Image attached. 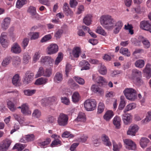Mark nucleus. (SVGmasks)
Segmentation results:
<instances>
[{"mask_svg": "<svg viewBox=\"0 0 151 151\" xmlns=\"http://www.w3.org/2000/svg\"><path fill=\"white\" fill-rule=\"evenodd\" d=\"M63 80V74L60 72L56 73L54 78V81L56 83H59L61 82Z\"/></svg>", "mask_w": 151, "mask_h": 151, "instance_id": "5701e85b", "label": "nucleus"}, {"mask_svg": "<svg viewBox=\"0 0 151 151\" xmlns=\"http://www.w3.org/2000/svg\"><path fill=\"white\" fill-rule=\"evenodd\" d=\"M120 52L125 56L129 57L130 55V52L128 51L127 48L121 47L120 50Z\"/></svg>", "mask_w": 151, "mask_h": 151, "instance_id": "4c0bfd02", "label": "nucleus"}, {"mask_svg": "<svg viewBox=\"0 0 151 151\" xmlns=\"http://www.w3.org/2000/svg\"><path fill=\"white\" fill-rule=\"evenodd\" d=\"M96 32L98 34L103 35L105 36L106 35V33L101 27H98L96 29Z\"/></svg>", "mask_w": 151, "mask_h": 151, "instance_id": "864d4df0", "label": "nucleus"}, {"mask_svg": "<svg viewBox=\"0 0 151 151\" xmlns=\"http://www.w3.org/2000/svg\"><path fill=\"white\" fill-rule=\"evenodd\" d=\"M79 99L80 96L79 93L77 92H74L72 96L73 102L74 103H76L79 101Z\"/></svg>", "mask_w": 151, "mask_h": 151, "instance_id": "58836bf2", "label": "nucleus"}, {"mask_svg": "<svg viewBox=\"0 0 151 151\" xmlns=\"http://www.w3.org/2000/svg\"><path fill=\"white\" fill-rule=\"evenodd\" d=\"M61 142L59 139L55 140L52 141L51 146L52 147H53L54 146H56L58 145H61Z\"/></svg>", "mask_w": 151, "mask_h": 151, "instance_id": "338daca9", "label": "nucleus"}, {"mask_svg": "<svg viewBox=\"0 0 151 151\" xmlns=\"http://www.w3.org/2000/svg\"><path fill=\"white\" fill-rule=\"evenodd\" d=\"M136 106V105L134 104H130L126 106V107L124 110V113H126L127 111L135 108Z\"/></svg>", "mask_w": 151, "mask_h": 151, "instance_id": "ea45409f", "label": "nucleus"}, {"mask_svg": "<svg viewBox=\"0 0 151 151\" xmlns=\"http://www.w3.org/2000/svg\"><path fill=\"white\" fill-rule=\"evenodd\" d=\"M68 120V117L67 115L62 113L59 115L57 122L59 125L64 126L67 124Z\"/></svg>", "mask_w": 151, "mask_h": 151, "instance_id": "20e7f679", "label": "nucleus"}, {"mask_svg": "<svg viewBox=\"0 0 151 151\" xmlns=\"http://www.w3.org/2000/svg\"><path fill=\"white\" fill-rule=\"evenodd\" d=\"M36 92L35 90L27 89L24 91V94L27 96H31L34 94Z\"/></svg>", "mask_w": 151, "mask_h": 151, "instance_id": "de8ad7c7", "label": "nucleus"}, {"mask_svg": "<svg viewBox=\"0 0 151 151\" xmlns=\"http://www.w3.org/2000/svg\"><path fill=\"white\" fill-rule=\"evenodd\" d=\"M7 33L3 32L1 33L0 38V42L4 47H7L9 44V41L6 39Z\"/></svg>", "mask_w": 151, "mask_h": 151, "instance_id": "0eeeda50", "label": "nucleus"}, {"mask_svg": "<svg viewBox=\"0 0 151 151\" xmlns=\"http://www.w3.org/2000/svg\"><path fill=\"white\" fill-rule=\"evenodd\" d=\"M73 78L80 85H83L85 83L84 80L82 78L78 77L75 76L73 77Z\"/></svg>", "mask_w": 151, "mask_h": 151, "instance_id": "4d7b16f0", "label": "nucleus"}, {"mask_svg": "<svg viewBox=\"0 0 151 151\" xmlns=\"http://www.w3.org/2000/svg\"><path fill=\"white\" fill-rule=\"evenodd\" d=\"M151 120V111H149L147 112V116L146 118L142 122L144 123H146L147 122H150Z\"/></svg>", "mask_w": 151, "mask_h": 151, "instance_id": "5fc2aeb1", "label": "nucleus"}, {"mask_svg": "<svg viewBox=\"0 0 151 151\" xmlns=\"http://www.w3.org/2000/svg\"><path fill=\"white\" fill-rule=\"evenodd\" d=\"M63 33V31L62 29H59L55 34V36L57 39L60 38L61 37L62 34Z\"/></svg>", "mask_w": 151, "mask_h": 151, "instance_id": "e2e57ef3", "label": "nucleus"}, {"mask_svg": "<svg viewBox=\"0 0 151 151\" xmlns=\"http://www.w3.org/2000/svg\"><path fill=\"white\" fill-rule=\"evenodd\" d=\"M138 39L140 42L143 43L145 47L146 48H149L150 46V42L146 38L142 36H140L138 37Z\"/></svg>", "mask_w": 151, "mask_h": 151, "instance_id": "4be33fe9", "label": "nucleus"}, {"mask_svg": "<svg viewBox=\"0 0 151 151\" xmlns=\"http://www.w3.org/2000/svg\"><path fill=\"white\" fill-rule=\"evenodd\" d=\"M31 59V57L28 54H25L23 56V61L24 63L27 64L28 63L29 60Z\"/></svg>", "mask_w": 151, "mask_h": 151, "instance_id": "bf43d9fd", "label": "nucleus"}, {"mask_svg": "<svg viewBox=\"0 0 151 151\" xmlns=\"http://www.w3.org/2000/svg\"><path fill=\"white\" fill-rule=\"evenodd\" d=\"M123 142L126 145V148L129 150H135L136 149V146L134 142L132 140L129 139H123Z\"/></svg>", "mask_w": 151, "mask_h": 151, "instance_id": "6e6552de", "label": "nucleus"}, {"mask_svg": "<svg viewBox=\"0 0 151 151\" xmlns=\"http://www.w3.org/2000/svg\"><path fill=\"white\" fill-rule=\"evenodd\" d=\"M132 117L129 114H124L122 115V119L124 123L127 125L131 122Z\"/></svg>", "mask_w": 151, "mask_h": 151, "instance_id": "dca6fc26", "label": "nucleus"}, {"mask_svg": "<svg viewBox=\"0 0 151 151\" xmlns=\"http://www.w3.org/2000/svg\"><path fill=\"white\" fill-rule=\"evenodd\" d=\"M25 136L27 142L33 141L35 139V136L33 134H28Z\"/></svg>", "mask_w": 151, "mask_h": 151, "instance_id": "680f3d73", "label": "nucleus"}, {"mask_svg": "<svg viewBox=\"0 0 151 151\" xmlns=\"http://www.w3.org/2000/svg\"><path fill=\"white\" fill-rule=\"evenodd\" d=\"M20 81L19 76L18 74H17L13 76L12 80V83L14 86H18L21 85Z\"/></svg>", "mask_w": 151, "mask_h": 151, "instance_id": "b1692460", "label": "nucleus"}, {"mask_svg": "<svg viewBox=\"0 0 151 151\" xmlns=\"http://www.w3.org/2000/svg\"><path fill=\"white\" fill-rule=\"evenodd\" d=\"M11 59L12 58L10 56H8L4 58L1 63L2 66L6 67L11 62Z\"/></svg>", "mask_w": 151, "mask_h": 151, "instance_id": "72a5a7b5", "label": "nucleus"}, {"mask_svg": "<svg viewBox=\"0 0 151 151\" xmlns=\"http://www.w3.org/2000/svg\"><path fill=\"white\" fill-rule=\"evenodd\" d=\"M61 102L63 104L68 105L70 103L69 99L66 97L61 98Z\"/></svg>", "mask_w": 151, "mask_h": 151, "instance_id": "774afa93", "label": "nucleus"}, {"mask_svg": "<svg viewBox=\"0 0 151 151\" xmlns=\"http://www.w3.org/2000/svg\"><path fill=\"white\" fill-rule=\"evenodd\" d=\"M81 53V49L80 47H76L74 48L72 52V54L74 58H78L79 57Z\"/></svg>", "mask_w": 151, "mask_h": 151, "instance_id": "bb28decb", "label": "nucleus"}, {"mask_svg": "<svg viewBox=\"0 0 151 151\" xmlns=\"http://www.w3.org/2000/svg\"><path fill=\"white\" fill-rule=\"evenodd\" d=\"M134 9L136 13L141 14L144 12L145 9L144 7L141 8L140 6H138L136 8H134Z\"/></svg>", "mask_w": 151, "mask_h": 151, "instance_id": "69168bd1", "label": "nucleus"}, {"mask_svg": "<svg viewBox=\"0 0 151 151\" xmlns=\"http://www.w3.org/2000/svg\"><path fill=\"white\" fill-rule=\"evenodd\" d=\"M91 16L90 15H87L84 18L83 22L86 25L88 26L91 24Z\"/></svg>", "mask_w": 151, "mask_h": 151, "instance_id": "e433bc0d", "label": "nucleus"}, {"mask_svg": "<svg viewBox=\"0 0 151 151\" xmlns=\"http://www.w3.org/2000/svg\"><path fill=\"white\" fill-rule=\"evenodd\" d=\"M139 129L138 127L136 124L131 125L127 132V134L130 135H135Z\"/></svg>", "mask_w": 151, "mask_h": 151, "instance_id": "9b49d317", "label": "nucleus"}, {"mask_svg": "<svg viewBox=\"0 0 151 151\" xmlns=\"http://www.w3.org/2000/svg\"><path fill=\"white\" fill-rule=\"evenodd\" d=\"M34 76L33 73H30L29 71L26 72L23 80L24 83L26 84L30 83L33 80Z\"/></svg>", "mask_w": 151, "mask_h": 151, "instance_id": "1a4fd4ad", "label": "nucleus"}, {"mask_svg": "<svg viewBox=\"0 0 151 151\" xmlns=\"http://www.w3.org/2000/svg\"><path fill=\"white\" fill-rule=\"evenodd\" d=\"M101 138L104 144L105 145L109 147L111 146V143L110 142L108 136L106 134H103L102 135Z\"/></svg>", "mask_w": 151, "mask_h": 151, "instance_id": "412c9836", "label": "nucleus"}, {"mask_svg": "<svg viewBox=\"0 0 151 151\" xmlns=\"http://www.w3.org/2000/svg\"><path fill=\"white\" fill-rule=\"evenodd\" d=\"M112 142L113 146V150L114 151H119L122 147L121 144L120 143L117 144L114 140H112Z\"/></svg>", "mask_w": 151, "mask_h": 151, "instance_id": "473e14b6", "label": "nucleus"}, {"mask_svg": "<svg viewBox=\"0 0 151 151\" xmlns=\"http://www.w3.org/2000/svg\"><path fill=\"white\" fill-rule=\"evenodd\" d=\"M47 80L48 79L47 78H40L36 80L35 84L37 85L45 84L47 83Z\"/></svg>", "mask_w": 151, "mask_h": 151, "instance_id": "2f4dec72", "label": "nucleus"}, {"mask_svg": "<svg viewBox=\"0 0 151 151\" xmlns=\"http://www.w3.org/2000/svg\"><path fill=\"white\" fill-rule=\"evenodd\" d=\"M113 112L111 111H107L104 116V119L106 121H109L113 116Z\"/></svg>", "mask_w": 151, "mask_h": 151, "instance_id": "7c9ffc66", "label": "nucleus"}, {"mask_svg": "<svg viewBox=\"0 0 151 151\" xmlns=\"http://www.w3.org/2000/svg\"><path fill=\"white\" fill-rule=\"evenodd\" d=\"M48 54H52L57 52L58 50V46L56 44H52L47 48Z\"/></svg>", "mask_w": 151, "mask_h": 151, "instance_id": "9d476101", "label": "nucleus"}, {"mask_svg": "<svg viewBox=\"0 0 151 151\" xmlns=\"http://www.w3.org/2000/svg\"><path fill=\"white\" fill-rule=\"evenodd\" d=\"M62 136L63 137H66L71 138L74 137V135L72 134H70V132L66 131L64 132L62 134Z\"/></svg>", "mask_w": 151, "mask_h": 151, "instance_id": "603ef678", "label": "nucleus"}, {"mask_svg": "<svg viewBox=\"0 0 151 151\" xmlns=\"http://www.w3.org/2000/svg\"><path fill=\"white\" fill-rule=\"evenodd\" d=\"M11 143L12 141L8 139H6L2 141L0 143V151H6Z\"/></svg>", "mask_w": 151, "mask_h": 151, "instance_id": "39448f33", "label": "nucleus"}, {"mask_svg": "<svg viewBox=\"0 0 151 151\" xmlns=\"http://www.w3.org/2000/svg\"><path fill=\"white\" fill-rule=\"evenodd\" d=\"M44 70L43 67H40L39 68L37 74L36 75V77H38L41 76H44Z\"/></svg>", "mask_w": 151, "mask_h": 151, "instance_id": "8fccbe9b", "label": "nucleus"}, {"mask_svg": "<svg viewBox=\"0 0 151 151\" xmlns=\"http://www.w3.org/2000/svg\"><path fill=\"white\" fill-rule=\"evenodd\" d=\"M26 146L25 145H23L20 143H17L14 146L13 149H17L18 151H21Z\"/></svg>", "mask_w": 151, "mask_h": 151, "instance_id": "c9c22d12", "label": "nucleus"}, {"mask_svg": "<svg viewBox=\"0 0 151 151\" xmlns=\"http://www.w3.org/2000/svg\"><path fill=\"white\" fill-rule=\"evenodd\" d=\"M131 76L133 79L139 77H142V73L139 70L134 69L132 70Z\"/></svg>", "mask_w": 151, "mask_h": 151, "instance_id": "a211bd4d", "label": "nucleus"}, {"mask_svg": "<svg viewBox=\"0 0 151 151\" xmlns=\"http://www.w3.org/2000/svg\"><path fill=\"white\" fill-rule=\"evenodd\" d=\"M100 19L101 24L107 29L111 30L114 28L113 33L115 34L119 32L123 25L122 21H119L116 23L115 20L109 15H103Z\"/></svg>", "mask_w": 151, "mask_h": 151, "instance_id": "f257e3e1", "label": "nucleus"}, {"mask_svg": "<svg viewBox=\"0 0 151 151\" xmlns=\"http://www.w3.org/2000/svg\"><path fill=\"white\" fill-rule=\"evenodd\" d=\"M26 3V0H18L16 3V7L20 9Z\"/></svg>", "mask_w": 151, "mask_h": 151, "instance_id": "a19ab883", "label": "nucleus"}, {"mask_svg": "<svg viewBox=\"0 0 151 151\" xmlns=\"http://www.w3.org/2000/svg\"><path fill=\"white\" fill-rule=\"evenodd\" d=\"M22 112L24 115H30L31 111L29 110L28 106L26 104H24L22 106Z\"/></svg>", "mask_w": 151, "mask_h": 151, "instance_id": "393cba45", "label": "nucleus"}, {"mask_svg": "<svg viewBox=\"0 0 151 151\" xmlns=\"http://www.w3.org/2000/svg\"><path fill=\"white\" fill-rule=\"evenodd\" d=\"M27 12L32 18H37L38 17V14L37 13L36 8L35 7L30 6L28 8Z\"/></svg>", "mask_w": 151, "mask_h": 151, "instance_id": "f8f14e48", "label": "nucleus"}, {"mask_svg": "<svg viewBox=\"0 0 151 151\" xmlns=\"http://www.w3.org/2000/svg\"><path fill=\"white\" fill-rule=\"evenodd\" d=\"M150 140L148 138L143 137L141 138L140 141V145L142 148H144L147 146Z\"/></svg>", "mask_w": 151, "mask_h": 151, "instance_id": "a878e982", "label": "nucleus"}, {"mask_svg": "<svg viewBox=\"0 0 151 151\" xmlns=\"http://www.w3.org/2000/svg\"><path fill=\"white\" fill-rule=\"evenodd\" d=\"M52 69L51 68H47L44 71V76L46 77H49L52 75Z\"/></svg>", "mask_w": 151, "mask_h": 151, "instance_id": "49530a36", "label": "nucleus"}, {"mask_svg": "<svg viewBox=\"0 0 151 151\" xmlns=\"http://www.w3.org/2000/svg\"><path fill=\"white\" fill-rule=\"evenodd\" d=\"M123 93L126 98L129 100L134 101L137 98V91L132 88H126Z\"/></svg>", "mask_w": 151, "mask_h": 151, "instance_id": "f03ea898", "label": "nucleus"}, {"mask_svg": "<svg viewBox=\"0 0 151 151\" xmlns=\"http://www.w3.org/2000/svg\"><path fill=\"white\" fill-rule=\"evenodd\" d=\"M11 21L10 18L7 17L5 18L1 24V28L3 30L7 29L10 24Z\"/></svg>", "mask_w": 151, "mask_h": 151, "instance_id": "f3484780", "label": "nucleus"}, {"mask_svg": "<svg viewBox=\"0 0 151 151\" xmlns=\"http://www.w3.org/2000/svg\"><path fill=\"white\" fill-rule=\"evenodd\" d=\"M13 116L15 120L18 121L20 124H22L25 120V119L23 117L20 116L16 114H14Z\"/></svg>", "mask_w": 151, "mask_h": 151, "instance_id": "f704fd0d", "label": "nucleus"}, {"mask_svg": "<svg viewBox=\"0 0 151 151\" xmlns=\"http://www.w3.org/2000/svg\"><path fill=\"white\" fill-rule=\"evenodd\" d=\"M145 64V61L142 59H139L136 60L134 63L135 67L139 68H143Z\"/></svg>", "mask_w": 151, "mask_h": 151, "instance_id": "c85d7f7f", "label": "nucleus"}, {"mask_svg": "<svg viewBox=\"0 0 151 151\" xmlns=\"http://www.w3.org/2000/svg\"><path fill=\"white\" fill-rule=\"evenodd\" d=\"M142 77H139L136 78L133 80L136 83V84L138 86L141 85L143 84V81L142 79Z\"/></svg>", "mask_w": 151, "mask_h": 151, "instance_id": "13d9d810", "label": "nucleus"}, {"mask_svg": "<svg viewBox=\"0 0 151 151\" xmlns=\"http://www.w3.org/2000/svg\"><path fill=\"white\" fill-rule=\"evenodd\" d=\"M41 115V112L37 109H35L32 114V116L35 118H39Z\"/></svg>", "mask_w": 151, "mask_h": 151, "instance_id": "3c124183", "label": "nucleus"}, {"mask_svg": "<svg viewBox=\"0 0 151 151\" xmlns=\"http://www.w3.org/2000/svg\"><path fill=\"white\" fill-rule=\"evenodd\" d=\"M91 90L93 92L101 94L103 92L102 89L97 85L93 84L91 86Z\"/></svg>", "mask_w": 151, "mask_h": 151, "instance_id": "6ab92c4d", "label": "nucleus"}, {"mask_svg": "<svg viewBox=\"0 0 151 151\" xmlns=\"http://www.w3.org/2000/svg\"><path fill=\"white\" fill-rule=\"evenodd\" d=\"M104 109V104L102 103H99L98 108V112L100 114L103 111Z\"/></svg>", "mask_w": 151, "mask_h": 151, "instance_id": "6e6d98bb", "label": "nucleus"}, {"mask_svg": "<svg viewBox=\"0 0 151 151\" xmlns=\"http://www.w3.org/2000/svg\"><path fill=\"white\" fill-rule=\"evenodd\" d=\"M63 58L62 53L61 52L59 53L58 56L55 61V64L56 65H58L59 63L62 60Z\"/></svg>", "mask_w": 151, "mask_h": 151, "instance_id": "37998d69", "label": "nucleus"}, {"mask_svg": "<svg viewBox=\"0 0 151 151\" xmlns=\"http://www.w3.org/2000/svg\"><path fill=\"white\" fill-rule=\"evenodd\" d=\"M57 100V98L56 97L52 96L49 97L47 99H46L42 100V103L44 106H46L50 103L56 101Z\"/></svg>", "mask_w": 151, "mask_h": 151, "instance_id": "ddd939ff", "label": "nucleus"}, {"mask_svg": "<svg viewBox=\"0 0 151 151\" xmlns=\"http://www.w3.org/2000/svg\"><path fill=\"white\" fill-rule=\"evenodd\" d=\"M99 73L103 75H105L107 72L106 69V67L103 65L102 64L100 65V67L99 70Z\"/></svg>", "mask_w": 151, "mask_h": 151, "instance_id": "09e8293b", "label": "nucleus"}, {"mask_svg": "<svg viewBox=\"0 0 151 151\" xmlns=\"http://www.w3.org/2000/svg\"><path fill=\"white\" fill-rule=\"evenodd\" d=\"M51 36L50 35H48L44 36L41 40V42H45L51 38Z\"/></svg>", "mask_w": 151, "mask_h": 151, "instance_id": "0e129e2a", "label": "nucleus"}, {"mask_svg": "<svg viewBox=\"0 0 151 151\" xmlns=\"http://www.w3.org/2000/svg\"><path fill=\"white\" fill-rule=\"evenodd\" d=\"M139 26L142 29L151 33V23H150L149 21L143 20L141 21Z\"/></svg>", "mask_w": 151, "mask_h": 151, "instance_id": "423d86ee", "label": "nucleus"}, {"mask_svg": "<svg viewBox=\"0 0 151 151\" xmlns=\"http://www.w3.org/2000/svg\"><path fill=\"white\" fill-rule=\"evenodd\" d=\"M71 65L68 63L65 66V74L66 76L68 77V76L69 73L71 70Z\"/></svg>", "mask_w": 151, "mask_h": 151, "instance_id": "052dcab7", "label": "nucleus"}, {"mask_svg": "<svg viewBox=\"0 0 151 151\" xmlns=\"http://www.w3.org/2000/svg\"><path fill=\"white\" fill-rule=\"evenodd\" d=\"M12 52L16 54L19 53L21 52V49L19 45L17 43H14L11 48Z\"/></svg>", "mask_w": 151, "mask_h": 151, "instance_id": "aec40b11", "label": "nucleus"}, {"mask_svg": "<svg viewBox=\"0 0 151 151\" xmlns=\"http://www.w3.org/2000/svg\"><path fill=\"white\" fill-rule=\"evenodd\" d=\"M121 122V120L119 117L116 116L114 117L113 123L116 128L119 129L120 128Z\"/></svg>", "mask_w": 151, "mask_h": 151, "instance_id": "cd10ccee", "label": "nucleus"}, {"mask_svg": "<svg viewBox=\"0 0 151 151\" xmlns=\"http://www.w3.org/2000/svg\"><path fill=\"white\" fill-rule=\"evenodd\" d=\"M7 105L9 108L12 111H14L17 109L16 107L15 106L14 104L11 101L8 102Z\"/></svg>", "mask_w": 151, "mask_h": 151, "instance_id": "79ce46f5", "label": "nucleus"}, {"mask_svg": "<svg viewBox=\"0 0 151 151\" xmlns=\"http://www.w3.org/2000/svg\"><path fill=\"white\" fill-rule=\"evenodd\" d=\"M7 93H12L13 95L14 96L15 98L17 100L19 99V97L20 96V93L16 90L12 91H8Z\"/></svg>", "mask_w": 151, "mask_h": 151, "instance_id": "a18cd8bd", "label": "nucleus"}, {"mask_svg": "<svg viewBox=\"0 0 151 151\" xmlns=\"http://www.w3.org/2000/svg\"><path fill=\"white\" fill-rule=\"evenodd\" d=\"M93 79L100 85H102L105 82V79L101 76H98L97 75H93Z\"/></svg>", "mask_w": 151, "mask_h": 151, "instance_id": "2eb2a0df", "label": "nucleus"}, {"mask_svg": "<svg viewBox=\"0 0 151 151\" xmlns=\"http://www.w3.org/2000/svg\"><path fill=\"white\" fill-rule=\"evenodd\" d=\"M51 141V139L49 138L46 139L45 141L40 142L39 143V145L42 147H44V146H46L49 144Z\"/></svg>", "mask_w": 151, "mask_h": 151, "instance_id": "c03bdc74", "label": "nucleus"}, {"mask_svg": "<svg viewBox=\"0 0 151 151\" xmlns=\"http://www.w3.org/2000/svg\"><path fill=\"white\" fill-rule=\"evenodd\" d=\"M84 107L87 111H92L96 107V102L93 99H88L86 100L84 103Z\"/></svg>", "mask_w": 151, "mask_h": 151, "instance_id": "7ed1b4c3", "label": "nucleus"}, {"mask_svg": "<svg viewBox=\"0 0 151 151\" xmlns=\"http://www.w3.org/2000/svg\"><path fill=\"white\" fill-rule=\"evenodd\" d=\"M143 72L145 74L146 78L149 79L151 77V65L147 64L143 69Z\"/></svg>", "mask_w": 151, "mask_h": 151, "instance_id": "4468645a", "label": "nucleus"}, {"mask_svg": "<svg viewBox=\"0 0 151 151\" xmlns=\"http://www.w3.org/2000/svg\"><path fill=\"white\" fill-rule=\"evenodd\" d=\"M76 120L78 121L85 122L86 121V118L84 113L83 112L79 113Z\"/></svg>", "mask_w": 151, "mask_h": 151, "instance_id": "c756f323", "label": "nucleus"}]
</instances>
